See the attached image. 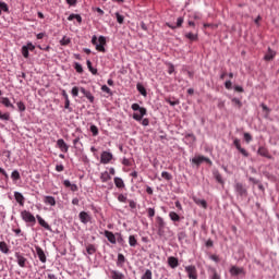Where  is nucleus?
Listing matches in <instances>:
<instances>
[{"mask_svg":"<svg viewBox=\"0 0 279 279\" xmlns=\"http://www.w3.org/2000/svg\"><path fill=\"white\" fill-rule=\"evenodd\" d=\"M12 232H14L16 236H19V234H22L23 231L21 230V228H17V229L12 228Z\"/></svg>","mask_w":279,"mask_h":279,"instance_id":"obj_62","label":"nucleus"},{"mask_svg":"<svg viewBox=\"0 0 279 279\" xmlns=\"http://www.w3.org/2000/svg\"><path fill=\"white\" fill-rule=\"evenodd\" d=\"M147 213H148V217L150 219L156 216V209L155 208H148Z\"/></svg>","mask_w":279,"mask_h":279,"instance_id":"obj_50","label":"nucleus"},{"mask_svg":"<svg viewBox=\"0 0 279 279\" xmlns=\"http://www.w3.org/2000/svg\"><path fill=\"white\" fill-rule=\"evenodd\" d=\"M129 206H130V208H132V209L136 208V202L130 199V201H129Z\"/></svg>","mask_w":279,"mask_h":279,"instance_id":"obj_61","label":"nucleus"},{"mask_svg":"<svg viewBox=\"0 0 279 279\" xmlns=\"http://www.w3.org/2000/svg\"><path fill=\"white\" fill-rule=\"evenodd\" d=\"M1 99H2L1 104H3V106H5V108H14V105H12V102L10 101V98L2 97Z\"/></svg>","mask_w":279,"mask_h":279,"instance_id":"obj_29","label":"nucleus"},{"mask_svg":"<svg viewBox=\"0 0 279 279\" xmlns=\"http://www.w3.org/2000/svg\"><path fill=\"white\" fill-rule=\"evenodd\" d=\"M211 279H221V277L219 276V274H217V271H214Z\"/></svg>","mask_w":279,"mask_h":279,"instance_id":"obj_64","label":"nucleus"},{"mask_svg":"<svg viewBox=\"0 0 279 279\" xmlns=\"http://www.w3.org/2000/svg\"><path fill=\"white\" fill-rule=\"evenodd\" d=\"M110 160H112V154L109 151H102V154L100 156V162L102 165H108V162H110Z\"/></svg>","mask_w":279,"mask_h":279,"instance_id":"obj_9","label":"nucleus"},{"mask_svg":"<svg viewBox=\"0 0 279 279\" xmlns=\"http://www.w3.org/2000/svg\"><path fill=\"white\" fill-rule=\"evenodd\" d=\"M16 263L20 267L25 268L27 267V258L21 255V253H15Z\"/></svg>","mask_w":279,"mask_h":279,"instance_id":"obj_7","label":"nucleus"},{"mask_svg":"<svg viewBox=\"0 0 279 279\" xmlns=\"http://www.w3.org/2000/svg\"><path fill=\"white\" fill-rule=\"evenodd\" d=\"M70 189H71V191H72L73 193H75V192L78 191V187H77L76 184H71V185H70Z\"/></svg>","mask_w":279,"mask_h":279,"instance_id":"obj_63","label":"nucleus"},{"mask_svg":"<svg viewBox=\"0 0 279 279\" xmlns=\"http://www.w3.org/2000/svg\"><path fill=\"white\" fill-rule=\"evenodd\" d=\"M0 252H2V254H9L10 253V248L8 247V243L0 242Z\"/></svg>","mask_w":279,"mask_h":279,"instance_id":"obj_28","label":"nucleus"},{"mask_svg":"<svg viewBox=\"0 0 279 279\" xmlns=\"http://www.w3.org/2000/svg\"><path fill=\"white\" fill-rule=\"evenodd\" d=\"M98 43L99 44H97V37L94 35L92 37V45L96 47L97 51H100L101 53H106V37L100 36L98 38Z\"/></svg>","mask_w":279,"mask_h":279,"instance_id":"obj_2","label":"nucleus"},{"mask_svg":"<svg viewBox=\"0 0 279 279\" xmlns=\"http://www.w3.org/2000/svg\"><path fill=\"white\" fill-rule=\"evenodd\" d=\"M136 88L143 97H147V89H145V86H143V84L137 83Z\"/></svg>","mask_w":279,"mask_h":279,"instance_id":"obj_26","label":"nucleus"},{"mask_svg":"<svg viewBox=\"0 0 279 279\" xmlns=\"http://www.w3.org/2000/svg\"><path fill=\"white\" fill-rule=\"evenodd\" d=\"M182 23H184V19L183 17H178L177 27H182Z\"/></svg>","mask_w":279,"mask_h":279,"instance_id":"obj_59","label":"nucleus"},{"mask_svg":"<svg viewBox=\"0 0 279 279\" xmlns=\"http://www.w3.org/2000/svg\"><path fill=\"white\" fill-rule=\"evenodd\" d=\"M17 108L20 112H25L26 110L25 104L23 101L17 102Z\"/></svg>","mask_w":279,"mask_h":279,"instance_id":"obj_48","label":"nucleus"},{"mask_svg":"<svg viewBox=\"0 0 279 279\" xmlns=\"http://www.w3.org/2000/svg\"><path fill=\"white\" fill-rule=\"evenodd\" d=\"M125 265V256L123 254H118L117 267H123Z\"/></svg>","mask_w":279,"mask_h":279,"instance_id":"obj_25","label":"nucleus"},{"mask_svg":"<svg viewBox=\"0 0 279 279\" xmlns=\"http://www.w3.org/2000/svg\"><path fill=\"white\" fill-rule=\"evenodd\" d=\"M44 203L48 206H56V197L53 196H44Z\"/></svg>","mask_w":279,"mask_h":279,"instance_id":"obj_23","label":"nucleus"},{"mask_svg":"<svg viewBox=\"0 0 279 279\" xmlns=\"http://www.w3.org/2000/svg\"><path fill=\"white\" fill-rule=\"evenodd\" d=\"M122 165H124V167H132V161L128 158H123Z\"/></svg>","mask_w":279,"mask_h":279,"instance_id":"obj_53","label":"nucleus"},{"mask_svg":"<svg viewBox=\"0 0 279 279\" xmlns=\"http://www.w3.org/2000/svg\"><path fill=\"white\" fill-rule=\"evenodd\" d=\"M262 108H263V111L266 112L267 116H269V113L271 112L269 107H267V105H265V104H262Z\"/></svg>","mask_w":279,"mask_h":279,"instance_id":"obj_57","label":"nucleus"},{"mask_svg":"<svg viewBox=\"0 0 279 279\" xmlns=\"http://www.w3.org/2000/svg\"><path fill=\"white\" fill-rule=\"evenodd\" d=\"M89 130H90L93 136H98L99 129L97 128V125L93 124Z\"/></svg>","mask_w":279,"mask_h":279,"instance_id":"obj_39","label":"nucleus"},{"mask_svg":"<svg viewBox=\"0 0 279 279\" xmlns=\"http://www.w3.org/2000/svg\"><path fill=\"white\" fill-rule=\"evenodd\" d=\"M0 119L2 120V121H10V113H2L1 111H0Z\"/></svg>","mask_w":279,"mask_h":279,"instance_id":"obj_45","label":"nucleus"},{"mask_svg":"<svg viewBox=\"0 0 279 279\" xmlns=\"http://www.w3.org/2000/svg\"><path fill=\"white\" fill-rule=\"evenodd\" d=\"M72 95H73L74 97H77V96L80 95V87L74 86V87L72 88Z\"/></svg>","mask_w":279,"mask_h":279,"instance_id":"obj_51","label":"nucleus"},{"mask_svg":"<svg viewBox=\"0 0 279 279\" xmlns=\"http://www.w3.org/2000/svg\"><path fill=\"white\" fill-rule=\"evenodd\" d=\"M73 20H76L77 23H82V15L80 14H70L69 17H68V21H73Z\"/></svg>","mask_w":279,"mask_h":279,"instance_id":"obj_30","label":"nucleus"},{"mask_svg":"<svg viewBox=\"0 0 279 279\" xmlns=\"http://www.w3.org/2000/svg\"><path fill=\"white\" fill-rule=\"evenodd\" d=\"M101 182H108L109 180H112V177H110V173L108 171H105L100 174Z\"/></svg>","mask_w":279,"mask_h":279,"instance_id":"obj_27","label":"nucleus"},{"mask_svg":"<svg viewBox=\"0 0 279 279\" xmlns=\"http://www.w3.org/2000/svg\"><path fill=\"white\" fill-rule=\"evenodd\" d=\"M80 92L88 99L89 104H95V96L90 93V90H86L84 87H80Z\"/></svg>","mask_w":279,"mask_h":279,"instance_id":"obj_8","label":"nucleus"},{"mask_svg":"<svg viewBox=\"0 0 279 279\" xmlns=\"http://www.w3.org/2000/svg\"><path fill=\"white\" fill-rule=\"evenodd\" d=\"M11 178H12L13 182H17V180H21V173L19 172V170H14L11 173Z\"/></svg>","mask_w":279,"mask_h":279,"instance_id":"obj_34","label":"nucleus"},{"mask_svg":"<svg viewBox=\"0 0 279 279\" xmlns=\"http://www.w3.org/2000/svg\"><path fill=\"white\" fill-rule=\"evenodd\" d=\"M232 104L233 106H235V108H242L243 107V102H241V100L239 98H232Z\"/></svg>","mask_w":279,"mask_h":279,"instance_id":"obj_38","label":"nucleus"},{"mask_svg":"<svg viewBox=\"0 0 279 279\" xmlns=\"http://www.w3.org/2000/svg\"><path fill=\"white\" fill-rule=\"evenodd\" d=\"M105 236L108 239L109 243H112V245H117V236H114V233L112 231L105 230Z\"/></svg>","mask_w":279,"mask_h":279,"instance_id":"obj_12","label":"nucleus"},{"mask_svg":"<svg viewBox=\"0 0 279 279\" xmlns=\"http://www.w3.org/2000/svg\"><path fill=\"white\" fill-rule=\"evenodd\" d=\"M138 241L136 240L135 235H130L129 236V244L131 247H136Z\"/></svg>","mask_w":279,"mask_h":279,"instance_id":"obj_31","label":"nucleus"},{"mask_svg":"<svg viewBox=\"0 0 279 279\" xmlns=\"http://www.w3.org/2000/svg\"><path fill=\"white\" fill-rule=\"evenodd\" d=\"M244 140L247 142V143H251L252 141V135L250 133H244Z\"/></svg>","mask_w":279,"mask_h":279,"instance_id":"obj_58","label":"nucleus"},{"mask_svg":"<svg viewBox=\"0 0 279 279\" xmlns=\"http://www.w3.org/2000/svg\"><path fill=\"white\" fill-rule=\"evenodd\" d=\"M64 108L65 110H69V112H73V109L71 108V100H69V98L65 99Z\"/></svg>","mask_w":279,"mask_h":279,"instance_id":"obj_46","label":"nucleus"},{"mask_svg":"<svg viewBox=\"0 0 279 279\" xmlns=\"http://www.w3.org/2000/svg\"><path fill=\"white\" fill-rule=\"evenodd\" d=\"M161 178L165 180H171V174L167 171L161 172Z\"/></svg>","mask_w":279,"mask_h":279,"instance_id":"obj_56","label":"nucleus"},{"mask_svg":"<svg viewBox=\"0 0 279 279\" xmlns=\"http://www.w3.org/2000/svg\"><path fill=\"white\" fill-rule=\"evenodd\" d=\"M131 108L134 112H137V110L140 111V113H133L134 121H142V125L147 128V125H149V119H143V117L147 114V109L145 107H141L140 104H133Z\"/></svg>","mask_w":279,"mask_h":279,"instance_id":"obj_1","label":"nucleus"},{"mask_svg":"<svg viewBox=\"0 0 279 279\" xmlns=\"http://www.w3.org/2000/svg\"><path fill=\"white\" fill-rule=\"evenodd\" d=\"M86 64H87L88 71H90L93 75H97V69L93 68V62H90V60H87Z\"/></svg>","mask_w":279,"mask_h":279,"instance_id":"obj_33","label":"nucleus"},{"mask_svg":"<svg viewBox=\"0 0 279 279\" xmlns=\"http://www.w3.org/2000/svg\"><path fill=\"white\" fill-rule=\"evenodd\" d=\"M233 144H234V147L240 150L242 147H241V141L239 138H235L233 141Z\"/></svg>","mask_w":279,"mask_h":279,"instance_id":"obj_54","label":"nucleus"},{"mask_svg":"<svg viewBox=\"0 0 279 279\" xmlns=\"http://www.w3.org/2000/svg\"><path fill=\"white\" fill-rule=\"evenodd\" d=\"M36 218L39 226H41V228H45V230H51V226H49V223H47V221H45V219H43L40 215H37Z\"/></svg>","mask_w":279,"mask_h":279,"instance_id":"obj_18","label":"nucleus"},{"mask_svg":"<svg viewBox=\"0 0 279 279\" xmlns=\"http://www.w3.org/2000/svg\"><path fill=\"white\" fill-rule=\"evenodd\" d=\"M117 21L120 25H123V21H125V17L121 15L119 12L116 13Z\"/></svg>","mask_w":279,"mask_h":279,"instance_id":"obj_41","label":"nucleus"},{"mask_svg":"<svg viewBox=\"0 0 279 279\" xmlns=\"http://www.w3.org/2000/svg\"><path fill=\"white\" fill-rule=\"evenodd\" d=\"M276 58V51L271 50V48H268V52L265 54L264 60L266 62H269Z\"/></svg>","mask_w":279,"mask_h":279,"instance_id":"obj_19","label":"nucleus"},{"mask_svg":"<svg viewBox=\"0 0 279 279\" xmlns=\"http://www.w3.org/2000/svg\"><path fill=\"white\" fill-rule=\"evenodd\" d=\"M21 217L26 223H36V217H34V215L27 210L21 211Z\"/></svg>","mask_w":279,"mask_h":279,"instance_id":"obj_3","label":"nucleus"},{"mask_svg":"<svg viewBox=\"0 0 279 279\" xmlns=\"http://www.w3.org/2000/svg\"><path fill=\"white\" fill-rule=\"evenodd\" d=\"M56 171H58L59 173L64 171V166L63 165H57L56 166Z\"/></svg>","mask_w":279,"mask_h":279,"instance_id":"obj_60","label":"nucleus"},{"mask_svg":"<svg viewBox=\"0 0 279 279\" xmlns=\"http://www.w3.org/2000/svg\"><path fill=\"white\" fill-rule=\"evenodd\" d=\"M185 271L190 279H197V268H195V266H186Z\"/></svg>","mask_w":279,"mask_h":279,"instance_id":"obj_6","label":"nucleus"},{"mask_svg":"<svg viewBox=\"0 0 279 279\" xmlns=\"http://www.w3.org/2000/svg\"><path fill=\"white\" fill-rule=\"evenodd\" d=\"M8 4L5 2H0V14L1 12H8Z\"/></svg>","mask_w":279,"mask_h":279,"instance_id":"obj_47","label":"nucleus"},{"mask_svg":"<svg viewBox=\"0 0 279 279\" xmlns=\"http://www.w3.org/2000/svg\"><path fill=\"white\" fill-rule=\"evenodd\" d=\"M14 197L20 206H25V196H23L21 192H14Z\"/></svg>","mask_w":279,"mask_h":279,"instance_id":"obj_16","label":"nucleus"},{"mask_svg":"<svg viewBox=\"0 0 279 279\" xmlns=\"http://www.w3.org/2000/svg\"><path fill=\"white\" fill-rule=\"evenodd\" d=\"M234 189L238 195H240L241 197H247V189L245 187V185H243V183H235Z\"/></svg>","mask_w":279,"mask_h":279,"instance_id":"obj_4","label":"nucleus"},{"mask_svg":"<svg viewBox=\"0 0 279 279\" xmlns=\"http://www.w3.org/2000/svg\"><path fill=\"white\" fill-rule=\"evenodd\" d=\"M118 202H121L122 204H125V202H128V196L120 194L118 196Z\"/></svg>","mask_w":279,"mask_h":279,"instance_id":"obj_49","label":"nucleus"},{"mask_svg":"<svg viewBox=\"0 0 279 279\" xmlns=\"http://www.w3.org/2000/svg\"><path fill=\"white\" fill-rule=\"evenodd\" d=\"M35 250L40 263H47V255H45V251H43L40 246H36Z\"/></svg>","mask_w":279,"mask_h":279,"instance_id":"obj_11","label":"nucleus"},{"mask_svg":"<svg viewBox=\"0 0 279 279\" xmlns=\"http://www.w3.org/2000/svg\"><path fill=\"white\" fill-rule=\"evenodd\" d=\"M153 278V274L151 270L147 269L145 271V274L142 276V279H151Z\"/></svg>","mask_w":279,"mask_h":279,"instance_id":"obj_43","label":"nucleus"},{"mask_svg":"<svg viewBox=\"0 0 279 279\" xmlns=\"http://www.w3.org/2000/svg\"><path fill=\"white\" fill-rule=\"evenodd\" d=\"M101 92L107 93V95H112V90L110 89V87H108V85H102Z\"/></svg>","mask_w":279,"mask_h":279,"instance_id":"obj_44","label":"nucleus"},{"mask_svg":"<svg viewBox=\"0 0 279 279\" xmlns=\"http://www.w3.org/2000/svg\"><path fill=\"white\" fill-rule=\"evenodd\" d=\"M74 69L76 73H84V68H82V64H80L78 62L74 63Z\"/></svg>","mask_w":279,"mask_h":279,"instance_id":"obj_40","label":"nucleus"},{"mask_svg":"<svg viewBox=\"0 0 279 279\" xmlns=\"http://www.w3.org/2000/svg\"><path fill=\"white\" fill-rule=\"evenodd\" d=\"M185 38H187V40H191V43H195V40H197V34L185 33Z\"/></svg>","mask_w":279,"mask_h":279,"instance_id":"obj_32","label":"nucleus"},{"mask_svg":"<svg viewBox=\"0 0 279 279\" xmlns=\"http://www.w3.org/2000/svg\"><path fill=\"white\" fill-rule=\"evenodd\" d=\"M78 217L82 223H88V221H90V215H88V213L86 211H81L78 214Z\"/></svg>","mask_w":279,"mask_h":279,"instance_id":"obj_15","label":"nucleus"},{"mask_svg":"<svg viewBox=\"0 0 279 279\" xmlns=\"http://www.w3.org/2000/svg\"><path fill=\"white\" fill-rule=\"evenodd\" d=\"M86 252L89 256H93V254L97 252V247L95 246V244H87Z\"/></svg>","mask_w":279,"mask_h":279,"instance_id":"obj_24","label":"nucleus"},{"mask_svg":"<svg viewBox=\"0 0 279 279\" xmlns=\"http://www.w3.org/2000/svg\"><path fill=\"white\" fill-rule=\"evenodd\" d=\"M22 54L24 58H29V50H28L27 46L22 47Z\"/></svg>","mask_w":279,"mask_h":279,"instance_id":"obj_42","label":"nucleus"},{"mask_svg":"<svg viewBox=\"0 0 279 279\" xmlns=\"http://www.w3.org/2000/svg\"><path fill=\"white\" fill-rule=\"evenodd\" d=\"M169 217H170L171 221H180V215H178V213H175V211H170Z\"/></svg>","mask_w":279,"mask_h":279,"instance_id":"obj_36","label":"nucleus"},{"mask_svg":"<svg viewBox=\"0 0 279 279\" xmlns=\"http://www.w3.org/2000/svg\"><path fill=\"white\" fill-rule=\"evenodd\" d=\"M57 146L63 154H66L69 151V145L65 144L64 140L60 138L57 141Z\"/></svg>","mask_w":279,"mask_h":279,"instance_id":"obj_13","label":"nucleus"},{"mask_svg":"<svg viewBox=\"0 0 279 279\" xmlns=\"http://www.w3.org/2000/svg\"><path fill=\"white\" fill-rule=\"evenodd\" d=\"M156 223L159 232H162V230H165V220L162 219V217L158 216L156 218Z\"/></svg>","mask_w":279,"mask_h":279,"instance_id":"obj_21","label":"nucleus"},{"mask_svg":"<svg viewBox=\"0 0 279 279\" xmlns=\"http://www.w3.org/2000/svg\"><path fill=\"white\" fill-rule=\"evenodd\" d=\"M113 182H114L117 189H125V182H123V179L116 177L113 179Z\"/></svg>","mask_w":279,"mask_h":279,"instance_id":"obj_22","label":"nucleus"},{"mask_svg":"<svg viewBox=\"0 0 279 279\" xmlns=\"http://www.w3.org/2000/svg\"><path fill=\"white\" fill-rule=\"evenodd\" d=\"M238 151H240V154H242V156H244L245 158L250 157V153H247V150H245V148H240Z\"/></svg>","mask_w":279,"mask_h":279,"instance_id":"obj_55","label":"nucleus"},{"mask_svg":"<svg viewBox=\"0 0 279 279\" xmlns=\"http://www.w3.org/2000/svg\"><path fill=\"white\" fill-rule=\"evenodd\" d=\"M110 278L111 279H125V275H123L122 272H120L118 270H111Z\"/></svg>","mask_w":279,"mask_h":279,"instance_id":"obj_20","label":"nucleus"},{"mask_svg":"<svg viewBox=\"0 0 279 279\" xmlns=\"http://www.w3.org/2000/svg\"><path fill=\"white\" fill-rule=\"evenodd\" d=\"M168 265L169 267H171V269H175V267L180 265V262L178 260V258L170 256L168 257Z\"/></svg>","mask_w":279,"mask_h":279,"instance_id":"obj_17","label":"nucleus"},{"mask_svg":"<svg viewBox=\"0 0 279 279\" xmlns=\"http://www.w3.org/2000/svg\"><path fill=\"white\" fill-rule=\"evenodd\" d=\"M191 162H192V165H196V167H199V165H202V162H208L209 165L213 163V161H210L209 158L204 157V156H196V157L192 158Z\"/></svg>","mask_w":279,"mask_h":279,"instance_id":"obj_5","label":"nucleus"},{"mask_svg":"<svg viewBox=\"0 0 279 279\" xmlns=\"http://www.w3.org/2000/svg\"><path fill=\"white\" fill-rule=\"evenodd\" d=\"M257 154L259 156H263L264 158H268V160H271L274 157L269 154V149H267L264 146H260L257 150Z\"/></svg>","mask_w":279,"mask_h":279,"instance_id":"obj_10","label":"nucleus"},{"mask_svg":"<svg viewBox=\"0 0 279 279\" xmlns=\"http://www.w3.org/2000/svg\"><path fill=\"white\" fill-rule=\"evenodd\" d=\"M60 45L62 47H66L68 45H71V38L63 36V38L60 40Z\"/></svg>","mask_w":279,"mask_h":279,"instance_id":"obj_37","label":"nucleus"},{"mask_svg":"<svg viewBox=\"0 0 279 279\" xmlns=\"http://www.w3.org/2000/svg\"><path fill=\"white\" fill-rule=\"evenodd\" d=\"M185 138H190V141L192 143H195V141H197V137H195V135L193 133L185 135Z\"/></svg>","mask_w":279,"mask_h":279,"instance_id":"obj_52","label":"nucleus"},{"mask_svg":"<svg viewBox=\"0 0 279 279\" xmlns=\"http://www.w3.org/2000/svg\"><path fill=\"white\" fill-rule=\"evenodd\" d=\"M194 202H195V204H197V206H202V208H208V203H206L205 199L197 198Z\"/></svg>","mask_w":279,"mask_h":279,"instance_id":"obj_35","label":"nucleus"},{"mask_svg":"<svg viewBox=\"0 0 279 279\" xmlns=\"http://www.w3.org/2000/svg\"><path fill=\"white\" fill-rule=\"evenodd\" d=\"M229 271L231 276H241V274L245 275V269L239 268L236 266H232Z\"/></svg>","mask_w":279,"mask_h":279,"instance_id":"obj_14","label":"nucleus"}]
</instances>
